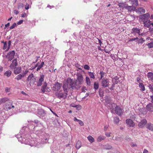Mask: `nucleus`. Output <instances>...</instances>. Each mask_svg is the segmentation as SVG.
I'll use <instances>...</instances> for the list:
<instances>
[{
  "label": "nucleus",
  "mask_w": 153,
  "mask_h": 153,
  "mask_svg": "<svg viewBox=\"0 0 153 153\" xmlns=\"http://www.w3.org/2000/svg\"><path fill=\"white\" fill-rule=\"evenodd\" d=\"M13 64V65L14 66H17L18 65V63L17 61V59H14L12 63H11Z\"/></svg>",
  "instance_id": "42"
},
{
  "label": "nucleus",
  "mask_w": 153,
  "mask_h": 153,
  "mask_svg": "<svg viewBox=\"0 0 153 153\" xmlns=\"http://www.w3.org/2000/svg\"><path fill=\"white\" fill-rule=\"evenodd\" d=\"M123 8H125L126 10H128L129 11H132L135 10H136V8L134 6H125Z\"/></svg>",
  "instance_id": "17"
},
{
  "label": "nucleus",
  "mask_w": 153,
  "mask_h": 153,
  "mask_svg": "<svg viewBox=\"0 0 153 153\" xmlns=\"http://www.w3.org/2000/svg\"><path fill=\"white\" fill-rule=\"evenodd\" d=\"M12 74V72L10 70L7 71L4 73V75L6 76L7 77H9Z\"/></svg>",
  "instance_id": "28"
},
{
  "label": "nucleus",
  "mask_w": 153,
  "mask_h": 153,
  "mask_svg": "<svg viewBox=\"0 0 153 153\" xmlns=\"http://www.w3.org/2000/svg\"><path fill=\"white\" fill-rule=\"evenodd\" d=\"M85 82L87 85L89 86H90L91 85V82L89 77L87 76L85 78Z\"/></svg>",
  "instance_id": "25"
},
{
  "label": "nucleus",
  "mask_w": 153,
  "mask_h": 153,
  "mask_svg": "<svg viewBox=\"0 0 153 153\" xmlns=\"http://www.w3.org/2000/svg\"><path fill=\"white\" fill-rule=\"evenodd\" d=\"M105 138V137L104 136H100L98 137L97 140L98 142H100L102 140H104Z\"/></svg>",
  "instance_id": "34"
},
{
  "label": "nucleus",
  "mask_w": 153,
  "mask_h": 153,
  "mask_svg": "<svg viewBox=\"0 0 153 153\" xmlns=\"http://www.w3.org/2000/svg\"><path fill=\"white\" fill-rule=\"evenodd\" d=\"M24 7V4L22 3H19L18 6V9H22Z\"/></svg>",
  "instance_id": "43"
},
{
  "label": "nucleus",
  "mask_w": 153,
  "mask_h": 153,
  "mask_svg": "<svg viewBox=\"0 0 153 153\" xmlns=\"http://www.w3.org/2000/svg\"><path fill=\"white\" fill-rule=\"evenodd\" d=\"M81 90L82 92H85V91L87 90V89H86V87H83L81 89Z\"/></svg>",
  "instance_id": "58"
},
{
  "label": "nucleus",
  "mask_w": 153,
  "mask_h": 153,
  "mask_svg": "<svg viewBox=\"0 0 153 153\" xmlns=\"http://www.w3.org/2000/svg\"><path fill=\"white\" fill-rule=\"evenodd\" d=\"M64 84H66L68 86V88H71L72 89H78L81 86L76 84V82L70 78L67 79L66 82Z\"/></svg>",
  "instance_id": "4"
},
{
  "label": "nucleus",
  "mask_w": 153,
  "mask_h": 153,
  "mask_svg": "<svg viewBox=\"0 0 153 153\" xmlns=\"http://www.w3.org/2000/svg\"><path fill=\"white\" fill-rule=\"evenodd\" d=\"M147 45L149 48H151L153 47V42H152L150 43H148Z\"/></svg>",
  "instance_id": "50"
},
{
  "label": "nucleus",
  "mask_w": 153,
  "mask_h": 153,
  "mask_svg": "<svg viewBox=\"0 0 153 153\" xmlns=\"http://www.w3.org/2000/svg\"><path fill=\"white\" fill-rule=\"evenodd\" d=\"M19 12L17 10H14V13L16 14L17 15L19 13Z\"/></svg>",
  "instance_id": "64"
},
{
  "label": "nucleus",
  "mask_w": 153,
  "mask_h": 153,
  "mask_svg": "<svg viewBox=\"0 0 153 153\" xmlns=\"http://www.w3.org/2000/svg\"><path fill=\"white\" fill-rule=\"evenodd\" d=\"M62 86V85L59 83L58 82H56L53 87V89L54 91H58L59 90Z\"/></svg>",
  "instance_id": "12"
},
{
  "label": "nucleus",
  "mask_w": 153,
  "mask_h": 153,
  "mask_svg": "<svg viewBox=\"0 0 153 153\" xmlns=\"http://www.w3.org/2000/svg\"><path fill=\"white\" fill-rule=\"evenodd\" d=\"M23 20L22 19L20 20L18 22H17V24L18 25H20L22 24L23 22Z\"/></svg>",
  "instance_id": "60"
},
{
  "label": "nucleus",
  "mask_w": 153,
  "mask_h": 153,
  "mask_svg": "<svg viewBox=\"0 0 153 153\" xmlns=\"http://www.w3.org/2000/svg\"><path fill=\"white\" fill-rule=\"evenodd\" d=\"M115 112L118 115L121 116L123 113L122 110L119 106L116 105L115 108Z\"/></svg>",
  "instance_id": "11"
},
{
  "label": "nucleus",
  "mask_w": 153,
  "mask_h": 153,
  "mask_svg": "<svg viewBox=\"0 0 153 153\" xmlns=\"http://www.w3.org/2000/svg\"><path fill=\"white\" fill-rule=\"evenodd\" d=\"M126 123L129 126L133 127L135 125V124L133 121L130 119H127L126 120Z\"/></svg>",
  "instance_id": "18"
},
{
  "label": "nucleus",
  "mask_w": 153,
  "mask_h": 153,
  "mask_svg": "<svg viewBox=\"0 0 153 153\" xmlns=\"http://www.w3.org/2000/svg\"><path fill=\"white\" fill-rule=\"evenodd\" d=\"M99 87L98 83L95 82L94 83V88L95 90H97Z\"/></svg>",
  "instance_id": "40"
},
{
  "label": "nucleus",
  "mask_w": 153,
  "mask_h": 153,
  "mask_svg": "<svg viewBox=\"0 0 153 153\" xmlns=\"http://www.w3.org/2000/svg\"><path fill=\"white\" fill-rule=\"evenodd\" d=\"M132 4L135 6H137L138 4V1L137 0H132Z\"/></svg>",
  "instance_id": "47"
},
{
  "label": "nucleus",
  "mask_w": 153,
  "mask_h": 153,
  "mask_svg": "<svg viewBox=\"0 0 153 153\" xmlns=\"http://www.w3.org/2000/svg\"><path fill=\"white\" fill-rule=\"evenodd\" d=\"M10 67L11 69H14L15 68H16V66H14L13 65V64H11L10 65Z\"/></svg>",
  "instance_id": "54"
},
{
  "label": "nucleus",
  "mask_w": 153,
  "mask_h": 153,
  "mask_svg": "<svg viewBox=\"0 0 153 153\" xmlns=\"http://www.w3.org/2000/svg\"><path fill=\"white\" fill-rule=\"evenodd\" d=\"M147 76L149 78H150L151 80L153 79V73L149 72L148 73Z\"/></svg>",
  "instance_id": "39"
},
{
  "label": "nucleus",
  "mask_w": 153,
  "mask_h": 153,
  "mask_svg": "<svg viewBox=\"0 0 153 153\" xmlns=\"http://www.w3.org/2000/svg\"><path fill=\"white\" fill-rule=\"evenodd\" d=\"M111 134V133H110L106 132L105 133V135L107 137H109L110 136Z\"/></svg>",
  "instance_id": "61"
},
{
  "label": "nucleus",
  "mask_w": 153,
  "mask_h": 153,
  "mask_svg": "<svg viewBox=\"0 0 153 153\" xmlns=\"http://www.w3.org/2000/svg\"><path fill=\"white\" fill-rule=\"evenodd\" d=\"M81 147V144L80 142L78 141L76 144V149H79Z\"/></svg>",
  "instance_id": "41"
},
{
  "label": "nucleus",
  "mask_w": 153,
  "mask_h": 153,
  "mask_svg": "<svg viewBox=\"0 0 153 153\" xmlns=\"http://www.w3.org/2000/svg\"><path fill=\"white\" fill-rule=\"evenodd\" d=\"M104 149H105L109 150L112 149V146L108 144H107L104 146Z\"/></svg>",
  "instance_id": "33"
},
{
  "label": "nucleus",
  "mask_w": 153,
  "mask_h": 153,
  "mask_svg": "<svg viewBox=\"0 0 153 153\" xmlns=\"http://www.w3.org/2000/svg\"><path fill=\"white\" fill-rule=\"evenodd\" d=\"M105 100L107 104H111V99L110 97L107 96L105 97Z\"/></svg>",
  "instance_id": "26"
},
{
  "label": "nucleus",
  "mask_w": 153,
  "mask_h": 153,
  "mask_svg": "<svg viewBox=\"0 0 153 153\" xmlns=\"http://www.w3.org/2000/svg\"><path fill=\"white\" fill-rule=\"evenodd\" d=\"M146 128L149 130L153 131V124L151 123H149L146 125Z\"/></svg>",
  "instance_id": "24"
},
{
  "label": "nucleus",
  "mask_w": 153,
  "mask_h": 153,
  "mask_svg": "<svg viewBox=\"0 0 153 153\" xmlns=\"http://www.w3.org/2000/svg\"><path fill=\"white\" fill-rule=\"evenodd\" d=\"M84 68L87 70H90V67L87 65H84Z\"/></svg>",
  "instance_id": "52"
},
{
  "label": "nucleus",
  "mask_w": 153,
  "mask_h": 153,
  "mask_svg": "<svg viewBox=\"0 0 153 153\" xmlns=\"http://www.w3.org/2000/svg\"><path fill=\"white\" fill-rule=\"evenodd\" d=\"M87 138L89 141L91 143L94 142V139L91 136L89 135L88 137Z\"/></svg>",
  "instance_id": "35"
},
{
  "label": "nucleus",
  "mask_w": 153,
  "mask_h": 153,
  "mask_svg": "<svg viewBox=\"0 0 153 153\" xmlns=\"http://www.w3.org/2000/svg\"><path fill=\"white\" fill-rule=\"evenodd\" d=\"M120 82L119 78L117 76H114L112 78V82L113 83V85L117 84Z\"/></svg>",
  "instance_id": "14"
},
{
  "label": "nucleus",
  "mask_w": 153,
  "mask_h": 153,
  "mask_svg": "<svg viewBox=\"0 0 153 153\" xmlns=\"http://www.w3.org/2000/svg\"><path fill=\"white\" fill-rule=\"evenodd\" d=\"M148 87H149V89H150V91L153 92V88L152 87V86L151 84H149Z\"/></svg>",
  "instance_id": "57"
},
{
  "label": "nucleus",
  "mask_w": 153,
  "mask_h": 153,
  "mask_svg": "<svg viewBox=\"0 0 153 153\" xmlns=\"http://www.w3.org/2000/svg\"><path fill=\"white\" fill-rule=\"evenodd\" d=\"M143 78L140 77H137L136 79L137 82L140 84L143 82V80L141 79Z\"/></svg>",
  "instance_id": "46"
},
{
  "label": "nucleus",
  "mask_w": 153,
  "mask_h": 153,
  "mask_svg": "<svg viewBox=\"0 0 153 153\" xmlns=\"http://www.w3.org/2000/svg\"><path fill=\"white\" fill-rule=\"evenodd\" d=\"M44 76L43 75H41L39 78L37 82V86H40L42 84V82L44 80Z\"/></svg>",
  "instance_id": "13"
},
{
  "label": "nucleus",
  "mask_w": 153,
  "mask_h": 153,
  "mask_svg": "<svg viewBox=\"0 0 153 153\" xmlns=\"http://www.w3.org/2000/svg\"><path fill=\"white\" fill-rule=\"evenodd\" d=\"M88 74L91 78L92 79H95L94 73L93 72L88 71Z\"/></svg>",
  "instance_id": "27"
},
{
  "label": "nucleus",
  "mask_w": 153,
  "mask_h": 153,
  "mask_svg": "<svg viewBox=\"0 0 153 153\" xmlns=\"http://www.w3.org/2000/svg\"><path fill=\"white\" fill-rule=\"evenodd\" d=\"M16 26V23H14L12 25L10 26V29H12L14 28Z\"/></svg>",
  "instance_id": "53"
},
{
  "label": "nucleus",
  "mask_w": 153,
  "mask_h": 153,
  "mask_svg": "<svg viewBox=\"0 0 153 153\" xmlns=\"http://www.w3.org/2000/svg\"><path fill=\"white\" fill-rule=\"evenodd\" d=\"M82 31H81L79 32V33L78 35V36L80 38H81L82 37ZM74 35V38L76 39L77 38V34H76V33H73Z\"/></svg>",
  "instance_id": "29"
},
{
  "label": "nucleus",
  "mask_w": 153,
  "mask_h": 153,
  "mask_svg": "<svg viewBox=\"0 0 153 153\" xmlns=\"http://www.w3.org/2000/svg\"><path fill=\"white\" fill-rule=\"evenodd\" d=\"M146 108L148 111L151 112L153 111V105L152 104L148 105L146 106Z\"/></svg>",
  "instance_id": "22"
},
{
  "label": "nucleus",
  "mask_w": 153,
  "mask_h": 153,
  "mask_svg": "<svg viewBox=\"0 0 153 153\" xmlns=\"http://www.w3.org/2000/svg\"><path fill=\"white\" fill-rule=\"evenodd\" d=\"M150 18V15L148 13L140 15L139 16V20L142 22L144 24V26L148 28H149V25L150 21L149 20Z\"/></svg>",
  "instance_id": "2"
},
{
  "label": "nucleus",
  "mask_w": 153,
  "mask_h": 153,
  "mask_svg": "<svg viewBox=\"0 0 153 153\" xmlns=\"http://www.w3.org/2000/svg\"><path fill=\"white\" fill-rule=\"evenodd\" d=\"M27 80L30 81V82H33V83L36 82V78L34 76L33 74H31L28 76Z\"/></svg>",
  "instance_id": "10"
},
{
  "label": "nucleus",
  "mask_w": 153,
  "mask_h": 153,
  "mask_svg": "<svg viewBox=\"0 0 153 153\" xmlns=\"http://www.w3.org/2000/svg\"><path fill=\"white\" fill-rule=\"evenodd\" d=\"M147 123V120L145 119H143L138 124V126L140 128H143Z\"/></svg>",
  "instance_id": "15"
},
{
  "label": "nucleus",
  "mask_w": 153,
  "mask_h": 153,
  "mask_svg": "<svg viewBox=\"0 0 153 153\" xmlns=\"http://www.w3.org/2000/svg\"><path fill=\"white\" fill-rule=\"evenodd\" d=\"M139 88H140V90L142 91H144L145 90L144 85L142 83H140V84H139Z\"/></svg>",
  "instance_id": "31"
},
{
  "label": "nucleus",
  "mask_w": 153,
  "mask_h": 153,
  "mask_svg": "<svg viewBox=\"0 0 153 153\" xmlns=\"http://www.w3.org/2000/svg\"><path fill=\"white\" fill-rule=\"evenodd\" d=\"M24 77V75L19 74L16 77L15 79H16L17 80H21L22 79V78Z\"/></svg>",
  "instance_id": "32"
},
{
  "label": "nucleus",
  "mask_w": 153,
  "mask_h": 153,
  "mask_svg": "<svg viewBox=\"0 0 153 153\" xmlns=\"http://www.w3.org/2000/svg\"><path fill=\"white\" fill-rule=\"evenodd\" d=\"M8 98H3L1 99V102H5V103L7 102L8 101H7Z\"/></svg>",
  "instance_id": "51"
},
{
  "label": "nucleus",
  "mask_w": 153,
  "mask_h": 153,
  "mask_svg": "<svg viewBox=\"0 0 153 153\" xmlns=\"http://www.w3.org/2000/svg\"><path fill=\"white\" fill-rule=\"evenodd\" d=\"M100 80L102 79V78L104 76L105 73L102 71H100Z\"/></svg>",
  "instance_id": "38"
},
{
  "label": "nucleus",
  "mask_w": 153,
  "mask_h": 153,
  "mask_svg": "<svg viewBox=\"0 0 153 153\" xmlns=\"http://www.w3.org/2000/svg\"><path fill=\"white\" fill-rule=\"evenodd\" d=\"M109 81L108 79L103 78L101 80V85L104 88L108 87L109 85Z\"/></svg>",
  "instance_id": "7"
},
{
  "label": "nucleus",
  "mask_w": 153,
  "mask_h": 153,
  "mask_svg": "<svg viewBox=\"0 0 153 153\" xmlns=\"http://www.w3.org/2000/svg\"><path fill=\"white\" fill-rule=\"evenodd\" d=\"M46 114L45 111L43 109H38L37 115L40 118H42L43 117L45 116Z\"/></svg>",
  "instance_id": "8"
},
{
  "label": "nucleus",
  "mask_w": 153,
  "mask_h": 153,
  "mask_svg": "<svg viewBox=\"0 0 153 153\" xmlns=\"http://www.w3.org/2000/svg\"><path fill=\"white\" fill-rule=\"evenodd\" d=\"M132 33L135 34H137L139 35H140V29L138 28H134L132 29Z\"/></svg>",
  "instance_id": "20"
},
{
  "label": "nucleus",
  "mask_w": 153,
  "mask_h": 153,
  "mask_svg": "<svg viewBox=\"0 0 153 153\" xmlns=\"http://www.w3.org/2000/svg\"><path fill=\"white\" fill-rule=\"evenodd\" d=\"M79 120H80L77 119L75 117L74 118V121H77V122H78L79 121Z\"/></svg>",
  "instance_id": "63"
},
{
  "label": "nucleus",
  "mask_w": 153,
  "mask_h": 153,
  "mask_svg": "<svg viewBox=\"0 0 153 153\" xmlns=\"http://www.w3.org/2000/svg\"><path fill=\"white\" fill-rule=\"evenodd\" d=\"M1 42L4 44V45L3 48V50H5V49H6V48L7 47V42H4V41H2Z\"/></svg>",
  "instance_id": "48"
},
{
  "label": "nucleus",
  "mask_w": 153,
  "mask_h": 153,
  "mask_svg": "<svg viewBox=\"0 0 153 153\" xmlns=\"http://www.w3.org/2000/svg\"><path fill=\"white\" fill-rule=\"evenodd\" d=\"M74 107L76 108L78 110H80L82 108V106L80 105H76L75 106H73Z\"/></svg>",
  "instance_id": "44"
},
{
  "label": "nucleus",
  "mask_w": 153,
  "mask_h": 153,
  "mask_svg": "<svg viewBox=\"0 0 153 153\" xmlns=\"http://www.w3.org/2000/svg\"><path fill=\"white\" fill-rule=\"evenodd\" d=\"M136 12L138 13L143 14L145 13V10L143 7L138 8L136 9Z\"/></svg>",
  "instance_id": "19"
},
{
  "label": "nucleus",
  "mask_w": 153,
  "mask_h": 153,
  "mask_svg": "<svg viewBox=\"0 0 153 153\" xmlns=\"http://www.w3.org/2000/svg\"><path fill=\"white\" fill-rule=\"evenodd\" d=\"M47 86V84L46 82H44L41 88V91L43 93H44L46 91V89Z\"/></svg>",
  "instance_id": "21"
},
{
  "label": "nucleus",
  "mask_w": 153,
  "mask_h": 153,
  "mask_svg": "<svg viewBox=\"0 0 153 153\" xmlns=\"http://www.w3.org/2000/svg\"><path fill=\"white\" fill-rule=\"evenodd\" d=\"M42 67H43V66H42L41 65H38L36 69V71H38L39 70H40Z\"/></svg>",
  "instance_id": "59"
},
{
  "label": "nucleus",
  "mask_w": 153,
  "mask_h": 153,
  "mask_svg": "<svg viewBox=\"0 0 153 153\" xmlns=\"http://www.w3.org/2000/svg\"><path fill=\"white\" fill-rule=\"evenodd\" d=\"M110 106H109V108L111 113H112V111L115 109L116 105L114 103H112L111 104H110Z\"/></svg>",
  "instance_id": "23"
},
{
  "label": "nucleus",
  "mask_w": 153,
  "mask_h": 153,
  "mask_svg": "<svg viewBox=\"0 0 153 153\" xmlns=\"http://www.w3.org/2000/svg\"><path fill=\"white\" fill-rule=\"evenodd\" d=\"M45 130L40 122L35 120L30 122L27 126L23 127L16 137L22 143L40 148L47 143L49 139V134Z\"/></svg>",
  "instance_id": "1"
},
{
  "label": "nucleus",
  "mask_w": 153,
  "mask_h": 153,
  "mask_svg": "<svg viewBox=\"0 0 153 153\" xmlns=\"http://www.w3.org/2000/svg\"><path fill=\"white\" fill-rule=\"evenodd\" d=\"M77 81L78 82V85H80L83 83V77L82 74L78 73L76 74Z\"/></svg>",
  "instance_id": "6"
},
{
  "label": "nucleus",
  "mask_w": 153,
  "mask_h": 153,
  "mask_svg": "<svg viewBox=\"0 0 153 153\" xmlns=\"http://www.w3.org/2000/svg\"><path fill=\"white\" fill-rule=\"evenodd\" d=\"M21 72V67L18 66L16 67L14 69L13 73L14 74L17 75L19 74Z\"/></svg>",
  "instance_id": "16"
},
{
  "label": "nucleus",
  "mask_w": 153,
  "mask_h": 153,
  "mask_svg": "<svg viewBox=\"0 0 153 153\" xmlns=\"http://www.w3.org/2000/svg\"><path fill=\"white\" fill-rule=\"evenodd\" d=\"M100 10H98L96 11L94 14L95 16L96 17L98 16V18L100 17V16H101V13H100Z\"/></svg>",
  "instance_id": "36"
},
{
  "label": "nucleus",
  "mask_w": 153,
  "mask_h": 153,
  "mask_svg": "<svg viewBox=\"0 0 153 153\" xmlns=\"http://www.w3.org/2000/svg\"><path fill=\"white\" fill-rule=\"evenodd\" d=\"M68 86L66 84H63L62 87L63 90H60L56 93V95L59 99H65L67 97L68 92Z\"/></svg>",
  "instance_id": "3"
},
{
  "label": "nucleus",
  "mask_w": 153,
  "mask_h": 153,
  "mask_svg": "<svg viewBox=\"0 0 153 153\" xmlns=\"http://www.w3.org/2000/svg\"><path fill=\"white\" fill-rule=\"evenodd\" d=\"M137 39L138 40L137 41V42L139 43H142L144 41L142 38H140V39L138 38V39Z\"/></svg>",
  "instance_id": "49"
},
{
  "label": "nucleus",
  "mask_w": 153,
  "mask_h": 153,
  "mask_svg": "<svg viewBox=\"0 0 153 153\" xmlns=\"http://www.w3.org/2000/svg\"><path fill=\"white\" fill-rule=\"evenodd\" d=\"M29 72V71L28 70H26L24 72V76L26 74H27Z\"/></svg>",
  "instance_id": "62"
},
{
  "label": "nucleus",
  "mask_w": 153,
  "mask_h": 153,
  "mask_svg": "<svg viewBox=\"0 0 153 153\" xmlns=\"http://www.w3.org/2000/svg\"><path fill=\"white\" fill-rule=\"evenodd\" d=\"M85 29H87L88 30H90L91 29V27H90L88 25H85Z\"/></svg>",
  "instance_id": "56"
},
{
  "label": "nucleus",
  "mask_w": 153,
  "mask_h": 153,
  "mask_svg": "<svg viewBox=\"0 0 153 153\" xmlns=\"http://www.w3.org/2000/svg\"><path fill=\"white\" fill-rule=\"evenodd\" d=\"M78 123H79V124L81 126H84V123H83V122L81 121V120H79V121L78 122Z\"/></svg>",
  "instance_id": "55"
},
{
  "label": "nucleus",
  "mask_w": 153,
  "mask_h": 153,
  "mask_svg": "<svg viewBox=\"0 0 153 153\" xmlns=\"http://www.w3.org/2000/svg\"><path fill=\"white\" fill-rule=\"evenodd\" d=\"M15 55V52L14 50L9 52L6 56V57L8 59V60L11 61L14 58Z\"/></svg>",
  "instance_id": "9"
},
{
  "label": "nucleus",
  "mask_w": 153,
  "mask_h": 153,
  "mask_svg": "<svg viewBox=\"0 0 153 153\" xmlns=\"http://www.w3.org/2000/svg\"><path fill=\"white\" fill-rule=\"evenodd\" d=\"M136 74L135 76H138L137 77H140L141 78H143V76L142 74L140 72V71L139 70H138L136 71Z\"/></svg>",
  "instance_id": "30"
},
{
  "label": "nucleus",
  "mask_w": 153,
  "mask_h": 153,
  "mask_svg": "<svg viewBox=\"0 0 153 153\" xmlns=\"http://www.w3.org/2000/svg\"><path fill=\"white\" fill-rule=\"evenodd\" d=\"M119 118L117 116H116L114 117V122L116 124H117L119 121Z\"/></svg>",
  "instance_id": "37"
},
{
  "label": "nucleus",
  "mask_w": 153,
  "mask_h": 153,
  "mask_svg": "<svg viewBox=\"0 0 153 153\" xmlns=\"http://www.w3.org/2000/svg\"><path fill=\"white\" fill-rule=\"evenodd\" d=\"M14 107V106L12 105L11 101H7L3 105V108L6 111H8Z\"/></svg>",
  "instance_id": "5"
},
{
  "label": "nucleus",
  "mask_w": 153,
  "mask_h": 153,
  "mask_svg": "<svg viewBox=\"0 0 153 153\" xmlns=\"http://www.w3.org/2000/svg\"><path fill=\"white\" fill-rule=\"evenodd\" d=\"M99 95L100 97H102L104 96V91L102 89H99Z\"/></svg>",
  "instance_id": "45"
}]
</instances>
